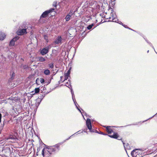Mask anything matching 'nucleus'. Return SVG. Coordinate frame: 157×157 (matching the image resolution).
<instances>
[{
  "mask_svg": "<svg viewBox=\"0 0 157 157\" xmlns=\"http://www.w3.org/2000/svg\"><path fill=\"white\" fill-rule=\"evenodd\" d=\"M62 143H58L55 145L48 147L47 148V151L44 154V149L42 150V154L43 157H51V155L55 154L56 152H58L59 150V146Z\"/></svg>",
  "mask_w": 157,
  "mask_h": 157,
  "instance_id": "obj_1",
  "label": "nucleus"
},
{
  "mask_svg": "<svg viewBox=\"0 0 157 157\" xmlns=\"http://www.w3.org/2000/svg\"><path fill=\"white\" fill-rule=\"evenodd\" d=\"M55 9L52 8L48 10H47L44 12L40 16V19L39 20V23H43L44 22V20L42 19V18H44L48 16L49 13L53 12Z\"/></svg>",
  "mask_w": 157,
  "mask_h": 157,
  "instance_id": "obj_2",
  "label": "nucleus"
},
{
  "mask_svg": "<svg viewBox=\"0 0 157 157\" xmlns=\"http://www.w3.org/2000/svg\"><path fill=\"white\" fill-rule=\"evenodd\" d=\"M86 125L88 129L91 132H95L96 131V132H97L96 130L92 129V124L91 123V120L89 118H87L86 121Z\"/></svg>",
  "mask_w": 157,
  "mask_h": 157,
  "instance_id": "obj_3",
  "label": "nucleus"
},
{
  "mask_svg": "<svg viewBox=\"0 0 157 157\" xmlns=\"http://www.w3.org/2000/svg\"><path fill=\"white\" fill-rule=\"evenodd\" d=\"M75 11H73V10H71L69 13L66 16L65 19L66 21H69L73 15H75Z\"/></svg>",
  "mask_w": 157,
  "mask_h": 157,
  "instance_id": "obj_4",
  "label": "nucleus"
},
{
  "mask_svg": "<svg viewBox=\"0 0 157 157\" xmlns=\"http://www.w3.org/2000/svg\"><path fill=\"white\" fill-rule=\"evenodd\" d=\"M27 33L26 29H19L17 32L18 35H22Z\"/></svg>",
  "mask_w": 157,
  "mask_h": 157,
  "instance_id": "obj_5",
  "label": "nucleus"
},
{
  "mask_svg": "<svg viewBox=\"0 0 157 157\" xmlns=\"http://www.w3.org/2000/svg\"><path fill=\"white\" fill-rule=\"evenodd\" d=\"M49 47L47 46L43 48L40 50V53L42 55H44L47 54L49 52Z\"/></svg>",
  "mask_w": 157,
  "mask_h": 157,
  "instance_id": "obj_6",
  "label": "nucleus"
},
{
  "mask_svg": "<svg viewBox=\"0 0 157 157\" xmlns=\"http://www.w3.org/2000/svg\"><path fill=\"white\" fill-rule=\"evenodd\" d=\"M18 134L17 133H15L14 135H13L10 134V140L12 141H10V142H14L17 141V140Z\"/></svg>",
  "mask_w": 157,
  "mask_h": 157,
  "instance_id": "obj_7",
  "label": "nucleus"
},
{
  "mask_svg": "<svg viewBox=\"0 0 157 157\" xmlns=\"http://www.w3.org/2000/svg\"><path fill=\"white\" fill-rule=\"evenodd\" d=\"M113 126H104V127L106 128V131L108 134H110L112 132H113L112 128L113 127Z\"/></svg>",
  "mask_w": 157,
  "mask_h": 157,
  "instance_id": "obj_8",
  "label": "nucleus"
},
{
  "mask_svg": "<svg viewBox=\"0 0 157 157\" xmlns=\"http://www.w3.org/2000/svg\"><path fill=\"white\" fill-rule=\"evenodd\" d=\"M138 149H136L133 150L131 152V155L132 157H138L139 155L138 154Z\"/></svg>",
  "mask_w": 157,
  "mask_h": 157,
  "instance_id": "obj_9",
  "label": "nucleus"
},
{
  "mask_svg": "<svg viewBox=\"0 0 157 157\" xmlns=\"http://www.w3.org/2000/svg\"><path fill=\"white\" fill-rule=\"evenodd\" d=\"M19 37L18 36H16L10 40V46L14 45L15 42L19 39Z\"/></svg>",
  "mask_w": 157,
  "mask_h": 157,
  "instance_id": "obj_10",
  "label": "nucleus"
},
{
  "mask_svg": "<svg viewBox=\"0 0 157 157\" xmlns=\"http://www.w3.org/2000/svg\"><path fill=\"white\" fill-rule=\"evenodd\" d=\"M61 36H58L55 40L54 43L56 44H58L61 43L62 41Z\"/></svg>",
  "mask_w": 157,
  "mask_h": 157,
  "instance_id": "obj_11",
  "label": "nucleus"
},
{
  "mask_svg": "<svg viewBox=\"0 0 157 157\" xmlns=\"http://www.w3.org/2000/svg\"><path fill=\"white\" fill-rule=\"evenodd\" d=\"M108 136L111 138L114 139H117V138L119 137V136H118V133L117 132H113V135H109Z\"/></svg>",
  "mask_w": 157,
  "mask_h": 157,
  "instance_id": "obj_12",
  "label": "nucleus"
},
{
  "mask_svg": "<svg viewBox=\"0 0 157 157\" xmlns=\"http://www.w3.org/2000/svg\"><path fill=\"white\" fill-rule=\"evenodd\" d=\"M6 37V35L5 33L2 32H0V40H3Z\"/></svg>",
  "mask_w": 157,
  "mask_h": 157,
  "instance_id": "obj_13",
  "label": "nucleus"
},
{
  "mask_svg": "<svg viewBox=\"0 0 157 157\" xmlns=\"http://www.w3.org/2000/svg\"><path fill=\"white\" fill-rule=\"evenodd\" d=\"M38 61L43 62L45 61V58L39 56L37 58Z\"/></svg>",
  "mask_w": 157,
  "mask_h": 157,
  "instance_id": "obj_14",
  "label": "nucleus"
},
{
  "mask_svg": "<svg viewBox=\"0 0 157 157\" xmlns=\"http://www.w3.org/2000/svg\"><path fill=\"white\" fill-rule=\"evenodd\" d=\"M122 142L123 143V144L124 145L125 149H131L130 147L129 146V144H127L126 145H125V144L123 142V141H122Z\"/></svg>",
  "mask_w": 157,
  "mask_h": 157,
  "instance_id": "obj_15",
  "label": "nucleus"
},
{
  "mask_svg": "<svg viewBox=\"0 0 157 157\" xmlns=\"http://www.w3.org/2000/svg\"><path fill=\"white\" fill-rule=\"evenodd\" d=\"M111 15L112 17V20H116V17L117 16L115 13H114L112 12H111Z\"/></svg>",
  "mask_w": 157,
  "mask_h": 157,
  "instance_id": "obj_16",
  "label": "nucleus"
},
{
  "mask_svg": "<svg viewBox=\"0 0 157 157\" xmlns=\"http://www.w3.org/2000/svg\"><path fill=\"white\" fill-rule=\"evenodd\" d=\"M44 73L45 75H48L50 74V72L49 70L45 69L44 70Z\"/></svg>",
  "mask_w": 157,
  "mask_h": 157,
  "instance_id": "obj_17",
  "label": "nucleus"
},
{
  "mask_svg": "<svg viewBox=\"0 0 157 157\" xmlns=\"http://www.w3.org/2000/svg\"><path fill=\"white\" fill-rule=\"evenodd\" d=\"M71 68L70 67L69 69L67 71V72H65L64 73V75H66L67 76L69 77L71 73Z\"/></svg>",
  "mask_w": 157,
  "mask_h": 157,
  "instance_id": "obj_18",
  "label": "nucleus"
},
{
  "mask_svg": "<svg viewBox=\"0 0 157 157\" xmlns=\"http://www.w3.org/2000/svg\"><path fill=\"white\" fill-rule=\"evenodd\" d=\"M51 78H50V77H48L45 80V82L46 83H48V84H47L46 86L48 85V84L50 83L51 82Z\"/></svg>",
  "mask_w": 157,
  "mask_h": 157,
  "instance_id": "obj_19",
  "label": "nucleus"
},
{
  "mask_svg": "<svg viewBox=\"0 0 157 157\" xmlns=\"http://www.w3.org/2000/svg\"><path fill=\"white\" fill-rule=\"evenodd\" d=\"M94 23L91 24V25H89L86 27L87 29L88 30H90L91 29L94 25Z\"/></svg>",
  "mask_w": 157,
  "mask_h": 157,
  "instance_id": "obj_20",
  "label": "nucleus"
},
{
  "mask_svg": "<svg viewBox=\"0 0 157 157\" xmlns=\"http://www.w3.org/2000/svg\"><path fill=\"white\" fill-rule=\"evenodd\" d=\"M144 39L152 47V48L154 49V51H155V48H154V47H153V46L152 45V44L150 42H149L147 40L145 39L144 38Z\"/></svg>",
  "mask_w": 157,
  "mask_h": 157,
  "instance_id": "obj_21",
  "label": "nucleus"
},
{
  "mask_svg": "<svg viewBox=\"0 0 157 157\" xmlns=\"http://www.w3.org/2000/svg\"><path fill=\"white\" fill-rule=\"evenodd\" d=\"M46 94L45 93H44V95L43 94H40V97L39 98L40 99V102L41 101V100H42L43 98L45 97V95Z\"/></svg>",
  "mask_w": 157,
  "mask_h": 157,
  "instance_id": "obj_22",
  "label": "nucleus"
},
{
  "mask_svg": "<svg viewBox=\"0 0 157 157\" xmlns=\"http://www.w3.org/2000/svg\"><path fill=\"white\" fill-rule=\"evenodd\" d=\"M40 89L39 88H36L35 89L34 91L35 93H38L40 92Z\"/></svg>",
  "mask_w": 157,
  "mask_h": 157,
  "instance_id": "obj_23",
  "label": "nucleus"
},
{
  "mask_svg": "<svg viewBox=\"0 0 157 157\" xmlns=\"http://www.w3.org/2000/svg\"><path fill=\"white\" fill-rule=\"evenodd\" d=\"M48 66L50 68L52 69L54 67V64L53 63H51L48 64Z\"/></svg>",
  "mask_w": 157,
  "mask_h": 157,
  "instance_id": "obj_24",
  "label": "nucleus"
},
{
  "mask_svg": "<svg viewBox=\"0 0 157 157\" xmlns=\"http://www.w3.org/2000/svg\"><path fill=\"white\" fill-rule=\"evenodd\" d=\"M46 89V87H44L43 88V93H44L46 94H47L49 93V92H46V91L45 90Z\"/></svg>",
  "mask_w": 157,
  "mask_h": 157,
  "instance_id": "obj_25",
  "label": "nucleus"
},
{
  "mask_svg": "<svg viewBox=\"0 0 157 157\" xmlns=\"http://www.w3.org/2000/svg\"><path fill=\"white\" fill-rule=\"evenodd\" d=\"M76 133H75L74 134H73V135H72V136H70V137H69L66 140H64L63 142L62 143H62V144H63V143L65 142H66V141L67 140H69L70 138L71 137L73 136L75 134H76Z\"/></svg>",
  "mask_w": 157,
  "mask_h": 157,
  "instance_id": "obj_26",
  "label": "nucleus"
},
{
  "mask_svg": "<svg viewBox=\"0 0 157 157\" xmlns=\"http://www.w3.org/2000/svg\"><path fill=\"white\" fill-rule=\"evenodd\" d=\"M57 2H54L52 5L55 8H56L57 6Z\"/></svg>",
  "mask_w": 157,
  "mask_h": 157,
  "instance_id": "obj_27",
  "label": "nucleus"
},
{
  "mask_svg": "<svg viewBox=\"0 0 157 157\" xmlns=\"http://www.w3.org/2000/svg\"><path fill=\"white\" fill-rule=\"evenodd\" d=\"M97 132L98 133H99V134H101L104 135H107V134H106V133H104L103 132H99V133L98 132Z\"/></svg>",
  "mask_w": 157,
  "mask_h": 157,
  "instance_id": "obj_28",
  "label": "nucleus"
},
{
  "mask_svg": "<svg viewBox=\"0 0 157 157\" xmlns=\"http://www.w3.org/2000/svg\"><path fill=\"white\" fill-rule=\"evenodd\" d=\"M45 81V80L44 78H41L40 79V82L41 83H44Z\"/></svg>",
  "mask_w": 157,
  "mask_h": 157,
  "instance_id": "obj_29",
  "label": "nucleus"
},
{
  "mask_svg": "<svg viewBox=\"0 0 157 157\" xmlns=\"http://www.w3.org/2000/svg\"><path fill=\"white\" fill-rule=\"evenodd\" d=\"M44 38L48 42V37L47 35L44 36Z\"/></svg>",
  "mask_w": 157,
  "mask_h": 157,
  "instance_id": "obj_30",
  "label": "nucleus"
},
{
  "mask_svg": "<svg viewBox=\"0 0 157 157\" xmlns=\"http://www.w3.org/2000/svg\"><path fill=\"white\" fill-rule=\"evenodd\" d=\"M72 99H73V100L74 103L75 104V105H77V104L75 101V98H73Z\"/></svg>",
  "mask_w": 157,
  "mask_h": 157,
  "instance_id": "obj_31",
  "label": "nucleus"
},
{
  "mask_svg": "<svg viewBox=\"0 0 157 157\" xmlns=\"http://www.w3.org/2000/svg\"><path fill=\"white\" fill-rule=\"evenodd\" d=\"M155 116V115L153 116L152 117H151L150 118H149V119L145 120V121H143V122H142V123H144V122H145L146 121H148V120H149V119H151L152 118H153V117H154V116Z\"/></svg>",
  "mask_w": 157,
  "mask_h": 157,
  "instance_id": "obj_32",
  "label": "nucleus"
},
{
  "mask_svg": "<svg viewBox=\"0 0 157 157\" xmlns=\"http://www.w3.org/2000/svg\"><path fill=\"white\" fill-rule=\"evenodd\" d=\"M15 73H13L12 74L11 78H10V79H11V78H12L13 79L14 78L15 76Z\"/></svg>",
  "mask_w": 157,
  "mask_h": 157,
  "instance_id": "obj_33",
  "label": "nucleus"
},
{
  "mask_svg": "<svg viewBox=\"0 0 157 157\" xmlns=\"http://www.w3.org/2000/svg\"><path fill=\"white\" fill-rule=\"evenodd\" d=\"M118 21V20L116 18V20H113V21H112L117 23V21Z\"/></svg>",
  "mask_w": 157,
  "mask_h": 157,
  "instance_id": "obj_34",
  "label": "nucleus"
},
{
  "mask_svg": "<svg viewBox=\"0 0 157 157\" xmlns=\"http://www.w3.org/2000/svg\"><path fill=\"white\" fill-rule=\"evenodd\" d=\"M122 25L125 28H127V29L128 28V26L126 25H125L123 24Z\"/></svg>",
  "mask_w": 157,
  "mask_h": 157,
  "instance_id": "obj_35",
  "label": "nucleus"
},
{
  "mask_svg": "<svg viewBox=\"0 0 157 157\" xmlns=\"http://www.w3.org/2000/svg\"><path fill=\"white\" fill-rule=\"evenodd\" d=\"M77 109H78V110H79V111L81 113H82V112H81V111L80 110V109L78 107V106H77V105H75Z\"/></svg>",
  "mask_w": 157,
  "mask_h": 157,
  "instance_id": "obj_36",
  "label": "nucleus"
},
{
  "mask_svg": "<svg viewBox=\"0 0 157 157\" xmlns=\"http://www.w3.org/2000/svg\"><path fill=\"white\" fill-rule=\"evenodd\" d=\"M117 23H119L121 25H122L123 24V23H122V22H121V21H117Z\"/></svg>",
  "mask_w": 157,
  "mask_h": 157,
  "instance_id": "obj_37",
  "label": "nucleus"
},
{
  "mask_svg": "<svg viewBox=\"0 0 157 157\" xmlns=\"http://www.w3.org/2000/svg\"><path fill=\"white\" fill-rule=\"evenodd\" d=\"M68 76L65 75L64 80H67L68 78Z\"/></svg>",
  "mask_w": 157,
  "mask_h": 157,
  "instance_id": "obj_38",
  "label": "nucleus"
},
{
  "mask_svg": "<svg viewBox=\"0 0 157 157\" xmlns=\"http://www.w3.org/2000/svg\"><path fill=\"white\" fill-rule=\"evenodd\" d=\"M2 117V114L0 113V123L1 122V121Z\"/></svg>",
  "mask_w": 157,
  "mask_h": 157,
  "instance_id": "obj_39",
  "label": "nucleus"
},
{
  "mask_svg": "<svg viewBox=\"0 0 157 157\" xmlns=\"http://www.w3.org/2000/svg\"><path fill=\"white\" fill-rule=\"evenodd\" d=\"M50 78H51V80L53 79V75H52L49 77Z\"/></svg>",
  "mask_w": 157,
  "mask_h": 157,
  "instance_id": "obj_40",
  "label": "nucleus"
},
{
  "mask_svg": "<svg viewBox=\"0 0 157 157\" xmlns=\"http://www.w3.org/2000/svg\"><path fill=\"white\" fill-rule=\"evenodd\" d=\"M71 92L72 94H73L74 92L72 90V88H71Z\"/></svg>",
  "mask_w": 157,
  "mask_h": 157,
  "instance_id": "obj_41",
  "label": "nucleus"
},
{
  "mask_svg": "<svg viewBox=\"0 0 157 157\" xmlns=\"http://www.w3.org/2000/svg\"><path fill=\"white\" fill-rule=\"evenodd\" d=\"M128 29H130L131 30H132V31H134L136 32V31H135V30H134L131 29L130 28H129L128 27Z\"/></svg>",
  "mask_w": 157,
  "mask_h": 157,
  "instance_id": "obj_42",
  "label": "nucleus"
},
{
  "mask_svg": "<svg viewBox=\"0 0 157 157\" xmlns=\"http://www.w3.org/2000/svg\"><path fill=\"white\" fill-rule=\"evenodd\" d=\"M72 98H75V95H74V94H72Z\"/></svg>",
  "mask_w": 157,
  "mask_h": 157,
  "instance_id": "obj_43",
  "label": "nucleus"
},
{
  "mask_svg": "<svg viewBox=\"0 0 157 157\" xmlns=\"http://www.w3.org/2000/svg\"><path fill=\"white\" fill-rule=\"evenodd\" d=\"M10 82V78L8 79V83L9 84Z\"/></svg>",
  "mask_w": 157,
  "mask_h": 157,
  "instance_id": "obj_44",
  "label": "nucleus"
},
{
  "mask_svg": "<svg viewBox=\"0 0 157 157\" xmlns=\"http://www.w3.org/2000/svg\"><path fill=\"white\" fill-rule=\"evenodd\" d=\"M138 123H136V124H132V125H137L138 124Z\"/></svg>",
  "mask_w": 157,
  "mask_h": 157,
  "instance_id": "obj_45",
  "label": "nucleus"
},
{
  "mask_svg": "<svg viewBox=\"0 0 157 157\" xmlns=\"http://www.w3.org/2000/svg\"><path fill=\"white\" fill-rule=\"evenodd\" d=\"M117 139L118 140H121V138H117Z\"/></svg>",
  "mask_w": 157,
  "mask_h": 157,
  "instance_id": "obj_46",
  "label": "nucleus"
},
{
  "mask_svg": "<svg viewBox=\"0 0 157 157\" xmlns=\"http://www.w3.org/2000/svg\"><path fill=\"white\" fill-rule=\"evenodd\" d=\"M9 46H10V41L9 43Z\"/></svg>",
  "mask_w": 157,
  "mask_h": 157,
  "instance_id": "obj_47",
  "label": "nucleus"
},
{
  "mask_svg": "<svg viewBox=\"0 0 157 157\" xmlns=\"http://www.w3.org/2000/svg\"><path fill=\"white\" fill-rule=\"evenodd\" d=\"M13 100V99L12 98H10V100Z\"/></svg>",
  "mask_w": 157,
  "mask_h": 157,
  "instance_id": "obj_48",
  "label": "nucleus"
},
{
  "mask_svg": "<svg viewBox=\"0 0 157 157\" xmlns=\"http://www.w3.org/2000/svg\"><path fill=\"white\" fill-rule=\"evenodd\" d=\"M147 53H148L149 52V50H148L147 52Z\"/></svg>",
  "mask_w": 157,
  "mask_h": 157,
  "instance_id": "obj_49",
  "label": "nucleus"
},
{
  "mask_svg": "<svg viewBox=\"0 0 157 157\" xmlns=\"http://www.w3.org/2000/svg\"><path fill=\"white\" fill-rule=\"evenodd\" d=\"M8 139H10V136H8Z\"/></svg>",
  "mask_w": 157,
  "mask_h": 157,
  "instance_id": "obj_50",
  "label": "nucleus"
},
{
  "mask_svg": "<svg viewBox=\"0 0 157 157\" xmlns=\"http://www.w3.org/2000/svg\"><path fill=\"white\" fill-rule=\"evenodd\" d=\"M63 78V77H62V76H61V77H60V78Z\"/></svg>",
  "mask_w": 157,
  "mask_h": 157,
  "instance_id": "obj_51",
  "label": "nucleus"
},
{
  "mask_svg": "<svg viewBox=\"0 0 157 157\" xmlns=\"http://www.w3.org/2000/svg\"><path fill=\"white\" fill-rule=\"evenodd\" d=\"M84 132H86V131H85V130H84Z\"/></svg>",
  "mask_w": 157,
  "mask_h": 157,
  "instance_id": "obj_52",
  "label": "nucleus"
},
{
  "mask_svg": "<svg viewBox=\"0 0 157 157\" xmlns=\"http://www.w3.org/2000/svg\"><path fill=\"white\" fill-rule=\"evenodd\" d=\"M111 17H109V19H111Z\"/></svg>",
  "mask_w": 157,
  "mask_h": 157,
  "instance_id": "obj_53",
  "label": "nucleus"
},
{
  "mask_svg": "<svg viewBox=\"0 0 157 157\" xmlns=\"http://www.w3.org/2000/svg\"><path fill=\"white\" fill-rule=\"evenodd\" d=\"M8 99H10V98H8Z\"/></svg>",
  "mask_w": 157,
  "mask_h": 157,
  "instance_id": "obj_54",
  "label": "nucleus"
},
{
  "mask_svg": "<svg viewBox=\"0 0 157 157\" xmlns=\"http://www.w3.org/2000/svg\"><path fill=\"white\" fill-rule=\"evenodd\" d=\"M132 125V124H130V125H128V126H129V125Z\"/></svg>",
  "mask_w": 157,
  "mask_h": 157,
  "instance_id": "obj_55",
  "label": "nucleus"
}]
</instances>
